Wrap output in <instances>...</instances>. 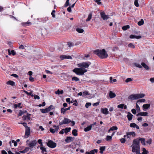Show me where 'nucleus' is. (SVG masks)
I'll return each mask as SVG.
<instances>
[{
  "label": "nucleus",
  "instance_id": "603ef678",
  "mask_svg": "<svg viewBox=\"0 0 154 154\" xmlns=\"http://www.w3.org/2000/svg\"><path fill=\"white\" fill-rule=\"evenodd\" d=\"M134 3L136 6L137 7H139V5L138 3V0H135Z\"/></svg>",
  "mask_w": 154,
  "mask_h": 154
},
{
  "label": "nucleus",
  "instance_id": "8fccbe9b",
  "mask_svg": "<svg viewBox=\"0 0 154 154\" xmlns=\"http://www.w3.org/2000/svg\"><path fill=\"white\" fill-rule=\"evenodd\" d=\"M40 149L42 150V152L43 153L44 152H46V149L43 146H42L40 147Z\"/></svg>",
  "mask_w": 154,
  "mask_h": 154
},
{
  "label": "nucleus",
  "instance_id": "72a5a7b5",
  "mask_svg": "<svg viewBox=\"0 0 154 154\" xmlns=\"http://www.w3.org/2000/svg\"><path fill=\"white\" fill-rule=\"evenodd\" d=\"M105 146H101L100 147V152L101 154L103 153V151L105 150Z\"/></svg>",
  "mask_w": 154,
  "mask_h": 154
},
{
  "label": "nucleus",
  "instance_id": "aec40b11",
  "mask_svg": "<svg viewBox=\"0 0 154 154\" xmlns=\"http://www.w3.org/2000/svg\"><path fill=\"white\" fill-rule=\"evenodd\" d=\"M70 106H69L67 108H65L64 107L62 108L61 109V113L64 114L67 110L70 109Z\"/></svg>",
  "mask_w": 154,
  "mask_h": 154
},
{
  "label": "nucleus",
  "instance_id": "052dcab7",
  "mask_svg": "<svg viewBox=\"0 0 154 154\" xmlns=\"http://www.w3.org/2000/svg\"><path fill=\"white\" fill-rule=\"evenodd\" d=\"M12 143H14V145L15 146H16L17 145V141H15L14 140H12Z\"/></svg>",
  "mask_w": 154,
  "mask_h": 154
},
{
  "label": "nucleus",
  "instance_id": "e433bc0d",
  "mask_svg": "<svg viewBox=\"0 0 154 154\" xmlns=\"http://www.w3.org/2000/svg\"><path fill=\"white\" fill-rule=\"evenodd\" d=\"M130 26L128 25L122 27V29L124 30H126L127 29L129 28Z\"/></svg>",
  "mask_w": 154,
  "mask_h": 154
},
{
  "label": "nucleus",
  "instance_id": "f704fd0d",
  "mask_svg": "<svg viewBox=\"0 0 154 154\" xmlns=\"http://www.w3.org/2000/svg\"><path fill=\"white\" fill-rule=\"evenodd\" d=\"M76 30L78 32L80 33H82L84 31V30L83 29L80 28H77Z\"/></svg>",
  "mask_w": 154,
  "mask_h": 154
},
{
  "label": "nucleus",
  "instance_id": "c9c22d12",
  "mask_svg": "<svg viewBox=\"0 0 154 154\" xmlns=\"http://www.w3.org/2000/svg\"><path fill=\"white\" fill-rule=\"evenodd\" d=\"M144 23V20L141 19L138 22L137 24L139 26H141Z\"/></svg>",
  "mask_w": 154,
  "mask_h": 154
},
{
  "label": "nucleus",
  "instance_id": "6e6d98bb",
  "mask_svg": "<svg viewBox=\"0 0 154 154\" xmlns=\"http://www.w3.org/2000/svg\"><path fill=\"white\" fill-rule=\"evenodd\" d=\"M146 100L145 99H140L138 100L137 101V103L138 102H144Z\"/></svg>",
  "mask_w": 154,
  "mask_h": 154
},
{
  "label": "nucleus",
  "instance_id": "79ce46f5",
  "mask_svg": "<svg viewBox=\"0 0 154 154\" xmlns=\"http://www.w3.org/2000/svg\"><path fill=\"white\" fill-rule=\"evenodd\" d=\"M72 80L77 82L79 80V79L76 77H74L72 78Z\"/></svg>",
  "mask_w": 154,
  "mask_h": 154
},
{
  "label": "nucleus",
  "instance_id": "09e8293b",
  "mask_svg": "<svg viewBox=\"0 0 154 154\" xmlns=\"http://www.w3.org/2000/svg\"><path fill=\"white\" fill-rule=\"evenodd\" d=\"M19 124H21L23 125L25 128L26 129L27 128H29L27 126L26 123L25 122H23V123H19Z\"/></svg>",
  "mask_w": 154,
  "mask_h": 154
},
{
  "label": "nucleus",
  "instance_id": "774afa93",
  "mask_svg": "<svg viewBox=\"0 0 154 154\" xmlns=\"http://www.w3.org/2000/svg\"><path fill=\"white\" fill-rule=\"evenodd\" d=\"M69 5V2L66 1V2L64 5V7H67Z\"/></svg>",
  "mask_w": 154,
  "mask_h": 154
},
{
  "label": "nucleus",
  "instance_id": "5701e85b",
  "mask_svg": "<svg viewBox=\"0 0 154 154\" xmlns=\"http://www.w3.org/2000/svg\"><path fill=\"white\" fill-rule=\"evenodd\" d=\"M136 94L137 99L144 97L145 96V95L143 94Z\"/></svg>",
  "mask_w": 154,
  "mask_h": 154
},
{
  "label": "nucleus",
  "instance_id": "9b49d317",
  "mask_svg": "<svg viewBox=\"0 0 154 154\" xmlns=\"http://www.w3.org/2000/svg\"><path fill=\"white\" fill-rule=\"evenodd\" d=\"M137 97L136 94H132L129 96L128 97V98L129 100H133L137 99Z\"/></svg>",
  "mask_w": 154,
  "mask_h": 154
},
{
  "label": "nucleus",
  "instance_id": "4be33fe9",
  "mask_svg": "<svg viewBox=\"0 0 154 154\" xmlns=\"http://www.w3.org/2000/svg\"><path fill=\"white\" fill-rule=\"evenodd\" d=\"M130 38H135L137 39H139V38H141V37L140 36H136L133 35H131L130 36Z\"/></svg>",
  "mask_w": 154,
  "mask_h": 154
},
{
  "label": "nucleus",
  "instance_id": "a19ab883",
  "mask_svg": "<svg viewBox=\"0 0 154 154\" xmlns=\"http://www.w3.org/2000/svg\"><path fill=\"white\" fill-rule=\"evenodd\" d=\"M110 82L111 83H113V82H115L116 81V79H112V77H111L109 78Z\"/></svg>",
  "mask_w": 154,
  "mask_h": 154
},
{
  "label": "nucleus",
  "instance_id": "a878e982",
  "mask_svg": "<svg viewBox=\"0 0 154 154\" xmlns=\"http://www.w3.org/2000/svg\"><path fill=\"white\" fill-rule=\"evenodd\" d=\"M40 110L41 112L42 113H48L49 112L47 108L44 109H40Z\"/></svg>",
  "mask_w": 154,
  "mask_h": 154
},
{
  "label": "nucleus",
  "instance_id": "49530a36",
  "mask_svg": "<svg viewBox=\"0 0 154 154\" xmlns=\"http://www.w3.org/2000/svg\"><path fill=\"white\" fill-rule=\"evenodd\" d=\"M88 92L87 91H85L83 93V97H85L86 95H88Z\"/></svg>",
  "mask_w": 154,
  "mask_h": 154
},
{
  "label": "nucleus",
  "instance_id": "dca6fc26",
  "mask_svg": "<svg viewBox=\"0 0 154 154\" xmlns=\"http://www.w3.org/2000/svg\"><path fill=\"white\" fill-rule=\"evenodd\" d=\"M117 107L119 108H124V109H126L127 108V106L123 103L118 105L117 106Z\"/></svg>",
  "mask_w": 154,
  "mask_h": 154
},
{
  "label": "nucleus",
  "instance_id": "338daca9",
  "mask_svg": "<svg viewBox=\"0 0 154 154\" xmlns=\"http://www.w3.org/2000/svg\"><path fill=\"white\" fill-rule=\"evenodd\" d=\"M99 102H96V103H94L93 104V106H98L99 105Z\"/></svg>",
  "mask_w": 154,
  "mask_h": 154
},
{
  "label": "nucleus",
  "instance_id": "412c9836",
  "mask_svg": "<svg viewBox=\"0 0 154 154\" xmlns=\"http://www.w3.org/2000/svg\"><path fill=\"white\" fill-rule=\"evenodd\" d=\"M133 116V115L130 112H128L127 117L129 121H131L132 119Z\"/></svg>",
  "mask_w": 154,
  "mask_h": 154
},
{
  "label": "nucleus",
  "instance_id": "680f3d73",
  "mask_svg": "<svg viewBox=\"0 0 154 154\" xmlns=\"http://www.w3.org/2000/svg\"><path fill=\"white\" fill-rule=\"evenodd\" d=\"M152 142V140L151 139H149L146 141V143L149 144H150Z\"/></svg>",
  "mask_w": 154,
  "mask_h": 154
},
{
  "label": "nucleus",
  "instance_id": "4468645a",
  "mask_svg": "<svg viewBox=\"0 0 154 154\" xmlns=\"http://www.w3.org/2000/svg\"><path fill=\"white\" fill-rule=\"evenodd\" d=\"M101 112L104 114L107 115L109 113V111L107 108H102L101 109Z\"/></svg>",
  "mask_w": 154,
  "mask_h": 154
},
{
  "label": "nucleus",
  "instance_id": "c03bdc74",
  "mask_svg": "<svg viewBox=\"0 0 154 154\" xmlns=\"http://www.w3.org/2000/svg\"><path fill=\"white\" fill-rule=\"evenodd\" d=\"M143 152L142 153V154H147L148 152V151L144 148H143Z\"/></svg>",
  "mask_w": 154,
  "mask_h": 154
},
{
  "label": "nucleus",
  "instance_id": "4c0bfd02",
  "mask_svg": "<svg viewBox=\"0 0 154 154\" xmlns=\"http://www.w3.org/2000/svg\"><path fill=\"white\" fill-rule=\"evenodd\" d=\"M63 93V90H62L60 91L59 90V89H58L57 91L55 92V94H62Z\"/></svg>",
  "mask_w": 154,
  "mask_h": 154
},
{
  "label": "nucleus",
  "instance_id": "f3484780",
  "mask_svg": "<svg viewBox=\"0 0 154 154\" xmlns=\"http://www.w3.org/2000/svg\"><path fill=\"white\" fill-rule=\"evenodd\" d=\"M150 105L149 104H144L143 106V109L145 111L147 109L149 108Z\"/></svg>",
  "mask_w": 154,
  "mask_h": 154
},
{
  "label": "nucleus",
  "instance_id": "ea45409f",
  "mask_svg": "<svg viewBox=\"0 0 154 154\" xmlns=\"http://www.w3.org/2000/svg\"><path fill=\"white\" fill-rule=\"evenodd\" d=\"M21 105V103H19L18 104H14V107L15 108H17V107L21 108L22 107H20V106Z\"/></svg>",
  "mask_w": 154,
  "mask_h": 154
},
{
  "label": "nucleus",
  "instance_id": "b1692460",
  "mask_svg": "<svg viewBox=\"0 0 154 154\" xmlns=\"http://www.w3.org/2000/svg\"><path fill=\"white\" fill-rule=\"evenodd\" d=\"M6 84L7 85H10L12 86H14L15 85V83L11 80H9L7 82Z\"/></svg>",
  "mask_w": 154,
  "mask_h": 154
},
{
  "label": "nucleus",
  "instance_id": "58836bf2",
  "mask_svg": "<svg viewBox=\"0 0 154 154\" xmlns=\"http://www.w3.org/2000/svg\"><path fill=\"white\" fill-rule=\"evenodd\" d=\"M92 17V14L91 13H90L89 14L88 18L86 20V21H89L91 19Z\"/></svg>",
  "mask_w": 154,
  "mask_h": 154
},
{
  "label": "nucleus",
  "instance_id": "c85d7f7f",
  "mask_svg": "<svg viewBox=\"0 0 154 154\" xmlns=\"http://www.w3.org/2000/svg\"><path fill=\"white\" fill-rule=\"evenodd\" d=\"M72 134L75 136H76L78 135L77 131L76 129H74L72 131Z\"/></svg>",
  "mask_w": 154,
  "mask_h": 154
},
{
  "label": "nucleus",
  "instance_id": "5fc2aeb1",
  "mask_svg": "<svg viewBox=\"0 0 154 154\" xmlns=\"http://www.w3.org/2000/svg\"><path fill=\"white\" fill-rule=\"evenodd\" d=\"M136 125L134 123H132L130 124V126L131 127L135 128Z\"/></svg>",
  "mask_w": 154,
  "mask_h": 154
},
{
  "label": "nucleus",
  "instance_id": "bb28decb",
  "mask_svg": "<svg viewBox=\"0 0 154 154\" xmlns=\"http://www.w3.org/2000/svg\"><path fill=\"white\" fill-rule=\"evenodd\" d=\"M91 128L92 127L90 125L87 126L86 128H85L84 131L85 132L91 130Z\"/></svg>",
  "mask_w": 154,
  "mask_h": 154
},
{
  "label": "nucleus",
  "instance_id": "0eeeda50",
  "mask_svg": "<svg viewBox=\"0 0 154 154\" xmlns=\"http://www.w3.org/2000/svg\"><path fill=\"white\" fill-rule=\"evenodd\" d=\"M37 143L36 140H33L30 142L28 144V146L31 149H32L34 146H35Z\"/></svg>",
  "mask_w": 154,
  "mask_h": 154
},
{
  "label": "nucleus",
  "instance_id": "13d9d810",
  "mask_svg": "<svg viewBox=\"0 0 154 154\" xmlns=\"http://www.w3.org/2000/svg\"><path fill=\"white\" fill-rule=\"evenodd\" d=\"M131 135H132L133 137H135L136 135V134L133 131L131 132H128Z\"/></svg>",
  "mask_w": 154,
  "mask_h": 154
},
{
  "label": "nucleus",
  "instance_id": "f8f14e48",
  "mask_svg": "<svg viewBox=\"0 0 154 154\" xmlns=\"http://www.w3.org/2000/svg\"><path fill=\"white\" fill-rule=\"evenodd\" d=\"M74 139V137H67L65 140V141L67 143H69L73 141Z\"/></svg>",
  "mask_w": 154,
  "mask_h": 154
},
{
  "label": "nucleus",
  "instance_id": "2eb2a0df",
  "mask_svg": "<svg viewBox=\"0 0 154 154\" xmlns=\"http://www.w3.org/2000/svg\"><path fill=\"white\" fill-rule=\"evenodd\" d=\"M148 112H140L138 113L136 116H148Z\"/></svg>",
  "mask_w": 154,
  "mask_h": 154
},
{
  "label": "nucleus",
  "instance_id": "2f4dec72",
  "mask_svg": "<svg viewBox=\"0 0 154 154\" xmlns=\"http://www.w3.org/2000/svg\"><path fill=\"white\" fill-rule=\"evenodd\" d=\"M118 129L117 127L116 126H112L108 130V132H110L111 131L116 130Z\"/></svg>",
  "mask_w": 154,
  "mask_h": 154
},
{
  "label": "nucleus",
  "instance_id": "cd10ccee",
  "mask_svg": "<svg viewBox=\"0 0 154 154\" xmlns=\"http://www.w3.org/2000/svg\"><path fill=\"white\" fill-rule=\"evenodd\" d=\"M69 147L72 149H74L76 147V144L74 143H72L69 145Z\"/></svg>",
  "mask_w": 154,
  "mask_h": 154
},
{
  "label": "nucleus",
  "instance_id": "37998d69",
  "mask_svg": "<svg viewBox=\"0 0 154 154\" xmlns=\"http://www.w3.org/2000/svg\"><path fill=\"white\" fill-rule=\"evenodd\" d=\"M65 129V133H67L68 132H69L71 130L70 128H66Z\"/></svg>",
  "mask_w": 154,
  "mask_h": 154
},
{
  "label": "nucleus",
  "instance_id": "a211bd4d",
  "mask_svg": "<svg viewBox=\"0 0 154 154\" xmlns=\"http://www.w3.org/2000/svg\"><path fill=\"white\" fill-rule=\"evenodd\" d=\"M98 151V150L97 149H94L90 151V152H85V154H94L95 152H97Z\"/></svg>",
  "mask_w": 154,
  "mask_h": 154
},
{
  "label": "nucleus",
  "instance_id": "a18cd8bd",
  "mask_svg": "<svg viewBox=\"0 0 154 154\" xmlns=\"http://www.w3.org/2000/svg\"><path fill=\"white\" fill-rule=\"evenodd\" d=\"M47 108L48 109V111L49 112L52 109L54 108V106L52 105H51L50 106H49Z\"/></svg>",
  "mask_w": 154,
  "mask_h": 154
},
{
  "label": "nucleus",
  "instance_id": "9d476101",
  "mask_svg": "<svg viewBox=\"0 0 154 154\" xmlns=\"http://www.w3.org/2000/svg\"><path fill=\"white\" fill-rule=\"evenodd\" d=\"M100 16L103 20H107L109 18V17L108 15H106L104 12H102L100 13Z\"/></svg>",
  "mask_w": 154,
  "mask_h": 154
},
{
  "label": "nucleus",
  "instance_id": "864d4df0",
  "mask_svg": "<svg viewBox=\"0 0 154 154\" xmlns=\"http://www.w3.org/2000/svg\"><path fill=\"white\" fill-rule=\"evenodd\" d=\"M91 104L90 103H87L85 105V107L86 108H88V107L91 106Z\"/></svg>",
  "mask_w": 154,
  "mask_h": 154
},
{
  "label": "nucleus",
  "instance_id": "39448f33",
  "mask_svg": "<svg viewBox=\"0 0 154 154\" xmlns=\"http://www.w3.org/2000/svg\"><path fill=\"white\" fill-rule=\"evenodd\" d=\"M47 145L49 147L54 148L56 146L57 144L51 140H49L47 143Z\"/></svg>",
  "mask_w": 154,
  "mask_h": 154
},
{
  "label": "nucleus",
  "instance_id": "c756f323",
  "mask_svg": "<svg viewBox=\"0 0 154 154\" xmlns=\"http://www.w3.org/2000/svg\"><path fill=\"white\" fill-rule=\"evenodd\" d=\"M22 24V25L24 26L30 25L31 24V23L29 22H26L23 23Z\"/></svg>",
  "mask_w": 154,
  "mask_h": 154
},
{
  "label": "nucleus",
  "instance_id": "393cba45",
  "mask_svg": "<svg viewBox=\"0 0 154 154\" xmlns=\"http://www.w3.org/2000/svg\"><path fill=\"white\" fill-rule=\"evenodd\" d=\"M109 96L110 98H112L115 97L116 96V95L114 93H113L112 91H110L109 93Z\"/></svg>",
  "mask_w": 154,
  "mask_h": 154
},
{
  "label": "nucleus",
  "instance_id": "bf43d9fd",
  "mask_svg": "<svg viewBox=\"0 0 154 154\" xmlns=\"http://www.w3.org/2000/svg\"><path fill=\"white\" fill-rule=\"evenodd\" d=\"M128 46L129 47L134 48H135L134 46L133 45V44L132 43H130L128 45Z\"/></svg>",
  "mask_w": 154,
  "mask_h": 154
},
{
  "label": "nucleus",
  "instance_id": "473e14b6",
  "mask_svg": "<svg viewBox=\"0 0 154 154\" xmlns=\"http://www.w3.org/2000/svg\"><path fill=\"white\" fill-rule=\"evenodd\" d=\"M112 137L111 136L108 135L106 136V140L108 141H110L112 140Z\"/></svg>",
  "mask_w": 154,
  "mask_h": 154
},
{
  "label": "nucleus",
  "instance_id": "4d7b16f0",
  "mask_svg": "<svg viewBox=\"0 0 154 154\" xmlns=\"http://www.w3.org/2000/svg\"><path fill=\"white\" fill-rule=\"evenodd\" d=\"M127 137L128 138H130L131 137V135L128 132L127 133V135H125L124 136V137Z\"/></svg>",
  "mask_w": 154,
  "mask_h": 154
},
{
  "label": "nucleus",
  "instance_id": "69168bd1",
  "mask_svg": "<svg viewBox=\"0 0 154 154\" xmlns=\"http://www.w3.org/2000/svg\"><path fill=\"white\" fill-rule=\"evenodd\" d=\"M120 141L122 143H124L125 142V138H121L120 139Z\"/></svg>",
  "mask_w": 154,
  "mask_h": 154
},
{
  "label": "nucleus",
  "instance_id": "7ed1b4c3",
  "mask_svg": "<svg viewBox=\"0 0 154 154\" xmlns=\"http://www.w3.org/2000/svg\"><path fill=\"white\" fill-rule=\"evenodd\" d=\"M94 52L102 59L106 58L108 56L104 49H103L102 50L97 49L94 51Z\"/></svg>",
  "mask_w": 154,
  "mask_h": 154
},
{
  "label": "nucleus",
  "instance_id": "7c9ffc66",
  "mask_svg": "<svg viewBox=\"0 0 154 154\" xmlns=\"http://www.w3.org/2000/svg\"><path fill=\"white\" fill-rule=\"evenodd\" d=\"M140 142V141H141V142L143 145H145V140L144 138H140L139 139H138Z\"/></svg>",
  "mask_w": 154,
  "mask_h": 154
},
{
  "label": "nucleus",
  "instance_id": "20e7f679",
  "mask_svg": "<svg viewBox=\"0 0 154 154\" xmlns=\"http://www.w3.org/2000/svg\"><path fill=\"white\" fill-rule=\"evenodd\" d=\"M134 64L136 67L138 68H141L142 66L146 70H149V67L144 62H142L141 63V65L138 63H134Z\"/></svg>",
  "mask_w": 154,
  "mask_h": 154
},
{
  "label": "nucleus",
  "instance_id": "de8ad7c7",
  "mask_svg": "<svg viewBox=\"0 0 154 154\" xmlns=\"http://www.w3.org/2000/svg\"><path fill=\"white\" fill-rule=\"evenodd\" d=\"M136 109L137 112H140V107L138 105L137 103L136 106Z\"/></svg>",
  "mask_w": 154,
  "mask_h": 154
},
{
  "label": "nucleus",
  "instance_id": "3c124183",
  "mask_svg": "<svg viewBox=\"0 0 154 154\" xmlns=\"http://www.w3.org/2000/svg\"><path fill=\"white\" fill-rule=\"evenodd\" d=\"M55 12V11L54 10L52 11L51 14L52 16L53 17L55 18V15L54 13Z\"/></svg>",
  "mask_w": 154,
  "mask_h": 154
},
{
  "label": "nucleus",
  "instance_id": "0e129e2a",
  "mask_svg": "<svg viewBox=\"0 0 154 154\" xmlns=\"http://www.w3.org/2000/svg\"><path fill=\"white\" fill-rule=\"evenodd\" d=\"M132 81V79L131 78H128L126 79L125 80V82H131Z\"/></svg>",
  "mask_w": 154,
  "mask_h": 154
},
{
  "label": "nucleus",
  "instance_id": "ddd939ff",
  "mask_svg": "<svg viewBox=\"0 0 154 154\" xmlns=\"http://www.w3.org/2000/svg\"><path fill=\"white\" fill-rule=\"evenodd\" d=\"M60 58L61 60H63L64 59H71L72 58L71 57L65 55H62L60 56Z\"/></svg>",
  "mask_w": 154,
  "mask_h": 154
},
{
  "label": "nucleus",
  "instance_id": "6ab92c4d",
  "mask_svg": "<svg viewBox=\"0 0 154 154\" xmlns=\"http://www.w3.org/2000/svg\"><path fill=\"white\" fill-rule=\"evenodd\" d=\"M30 114H28L27 116H23V120L24 121L28 120H30V117L29 116Z\"/></svg>",
  "mask_w": 154,
  "mask_h": 154
},
{
  "label": "nucleus",
  "instance_id": "e2e57ef3",
  "mask_svg": "<svg viewBox=\"0 0 154 154\" xmlns=\"http://www.w3.org/2000/svg\"><path fill=\"white\" fill-rule=\"evenodd\" d=\"M94 1L98 5H100L101 4V2H100V0H94Z\"/></svg>",
  "mask_w": 154,
  "mask_h": 154
},
{
  "label": "nucleus",
  "instance_id": "6e6552de",
  "mask_svg": "<svg viewBox=\"0 0 154 154\" xmlns=\"http://www.w3.org/2000/svg\"><path fill=\"white\" fill-rule=\"evenodd\" d=\"M53 127L54 128V129H53L52 128H50L49 130L50 132L53 134H54L55 132H57L58 131L59 128L58 126H56L55 125H53Z\"/></svg>",
  "mask_w": 154,
  "mask_h": 154
},
{
  "label": "nucleus",
  "instance_id": "f257e3e1",
  "mask_svg": "<svg viewBox=\"0 0 154 154\" xmlns=\"http://www.w3.org/2000/svg\"><path fill=\"white\" fill-rule=\"evenodd\" d=\"M91 64L90 62H83L77 64L78 67L79 68H75L73 69V71L78 75H82L87 71V70L85 68H88Z\"/></svg>",
  "mask_w": 154,
  "mask_h": 154
},
{
  "label": "nucleus",
  "instance_id": "423d86ee",
  "mask_svg": "<svg viewBox=\"0 0 154 154\" xmlns=\"http://www.w3.org/2000/svg\"><path fill=\"white\" fill-rule=\"evenodd\" d=\"M71 120L67 118H65L64 119L62 122H59V124L61 125L63 124H68L70 122Z\"/></svg>",
  "mask_w": 154,
  "mask_h": 154
},
{
  "label": "nucleus",
  "instance_id": "f03ea898",
  "mask_svg": "<svg viewBox=\"0 0 154 154\" xmlns=\"http://www.w3.org/2000/svg\"><path fill=\"white\" fill-rule=\"evenodd\" d=\"M131 147H132V151L133 152H135L136 154H140V142L138 139L133 140Z\"/></svg>",
  "mask_w": 154,
  "mask_h": 154
},
{
  "label": "nucleus",
  "instance_id": "1a4fd4ad",
  "mask_svg": "<svg viewBox=\"0 0 154 154\" xmlns=\"http://www.w3.org/2000/svg\"><path fill=\"white\" fill-rule=\"evenodd\" d=\"M30 134V129L29 128H27L26 129L25 137L27 138L29 137Z\"/></svg>",
  "mask_w": 154,
  "mask_h": 154
}]
</instances>
